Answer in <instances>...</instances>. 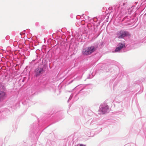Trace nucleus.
<instances>
[{
	"label": "nucleus",
	"instance_id": "39448f33",
	"mask_svg": "<svg viewBox=\"0 0 146 146\" xmlns=\"http://www.w3.org/2000/svg\"><path fill=\"white\" fill-rule=\"evenodd\" d=\"M44 70L42 68H38L35 71V76L36 77L42 74Z\"/></svg>",
	"mask_w": 146,
	"mask_h": 146
},
{
	"label": "nucleus",
	"instance_id": "423d86ee",
	"mask_svg": "<svg viewBox=\"0 0 146 146\" xmlns=\"http://www.w3.org/2000/svg\"><path fill=\"white\" fill-rule=\"evenodd\" d=\"M118 47H117L115 51V52H119L121 49L125 47V45L124 44L122 43H119L117 45Z\"/></svg>",
	"mask_w": 146,
	"mask_h": 146
},
{
	"label": "nucleus",
	"instance_id": "6e6552de",
	"mask_svg": "<svg viewBox=\"0 0 146 146\" xmlns=\"http://www.w3.org/2000/svg\"><path fill=\"white\" fill-rule=\"evenodd\" d=\"M113 9V7H110L109 8H108V9H107L106 11V12L107 13H110L112 12V11H111L110 12V11H111Z\"/></svg>",
	"mask_w": 146,
	"mask_h": 146
},
{
	"label": "nucleus",
	"instance_id": "20e7f679",
	"mask_svg": "<svg viewBox=\"0 0 146 146\" xmlns=\"http://www.w3.org/2000/svg\"><path fill=\"white\" fill-rule=\"evenodd\" d=\"M113 9L115 10V13H118L119 14H121L124 10V9L123 8L119 5L114 6L113 7Z\"/></svg>",
	"mask_w": 146,
	"mask_h": 146
},
{
	"label": "nucleus",
	"instance_id": "f03ea898",
	"mask_svg": "<svg viewBox=\"0 0 146 146\" xmlns=\"http://www.w3.org/2000/svg\"><path fill=\"white\" fill-rule=\"evenodd\" d=\"M129 35V33L126 31H121L117 33V36L119 38H122L125 36Z\"/></svg>",
	"mask_w": 146,
	"mask_h": 146
},
{
	"label": "nucleus",
	"instance_id": "0eeeda50",
	"mask_svg": "<svg viewBox=\"0 0 146 146\" xmlns=\"http://www.w3.org/2000/svg\"><path fill=\"white\" fill-rule=\"evenodd\" d=\"M5 93L3 92H0V101L3 100L5 98Z\"/></svg>",
	"mask_w": 146,
	"mask_h": 146
},
{
	"label": "nucleus",
	"instance_id": "9d476101",
	"mask_svg": "<svg viewBox=\"0 0 146 146\" xmlns=\"http://www.w3.org/2000/svg\"><path fill=\"white\" fill-rule=\"evenodd\" d=\"M77 146H85V145L82 144H80L78 145Z\"/></svg>",
	"mask_w": 146,
	"mask_h": 146
},
{
	"label": "nucleus",
	"instance_id": "f257e3e1",
	"mask_svg": "<svg viewBox=\"0 0 146 146\" xmlns=\"http://www.w3.org/2000/svg\"><path fill=\"white\" fill-rule=\"evenodd\" d=\"M94 50V46H92L84 49L82 53L84 55H88L93 52Z\"/></svg>",
	"mask_w": 146,
	"mask_h": 146
},
{
	"label": "nucleus",
	"instance_id": "9b49d317",
	"mask_svg": "<svg viewBox=\"0 0 146 146\" xmlns=\"http://www.w3.org/2000/svg\"><path fill=\"white\" fill-rule=\"evenodd\" d=\"M125 5V3H123V5Z\"/></svg>",
	"mask_w": 146,
	"mask_h": 146
},
{
	"label": "nucleus",
	"instance_id": "1a4fd4ad",
	"mask_svg": "<svg viewBox=\"0 0 146 146\" xmlns=\"http://www.w3.org/2000/svg\"><path fill=\"white\" fill-rule=\"evenodd\" d=\"M73 95L72 94L70 96V97H69L68 100V102L70 100H71L72 98V97H73Z\"/></svg>",
	"mask_w": 146,
	"mask_h": 146
},
{
	"label": "nucleus",
	"instance_id": "ddd939ff",
	"mask_svg": "<svg viewBox=\"0 0 146 146\" xmlns=\"http://www.w3.org/2000/svg\"><path fill=\"white\" fill-rule=\"evenodd\" d=\"M145 80H146V79Z\"/></svg>",
	"mask_w": 146,
	"mask_h": 146
},
{
	"label": "nucleus",
	"instance_id": "f8f14e48",
	"mask_svg": "<svg viewBox=\"0 0 146 146\" xmlns=\"http://www.w3.org/2000/svg\"><path fill=\"white\" fill-rule=\"evenodd\" d=\"M87 17H88L87 16Z\"/></svg>",
	"mask_w": 146,
	"mask_h": 146
},
{
	"label": "nucleus",
	"instance_id": "7ed1b4c3",
	"mask_svg": "<svg viewBox=\"0 0 146 146\" xmlns=\"http://www.w3.org/2000/svg\"><path fill=\"white\" fill-rule=\"evenodd\" d=\"M103 114H105L108 112L109 111V107L107 105H103L101 106L99 110Z\"/></svg>",
	"mask_w": 146,
	"mask_h": 146
}]
</instances>
